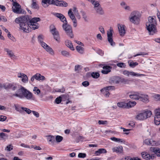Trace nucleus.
Listing matches in <instances>:
<instances>
[{
    "label": "nucleus",
    "mask_w": 160,
    "mask_h": 160,
    "mask_svg": "<svg viewBox=\"0 0 160 160\" xmlns=\"http://www.w3.org/2000/svg\"><path fill=\"white\" fill-rule=\"evenodd\" d=\"M40 21L39 18H34L31 20L28 16L25 15L16 18L15 22L19 24L20 29L26 32H28L30 31L29 28L34 30L39 27L37 22Z\"/></svg>",
    "instance_id": "obj_1"
},
{
    "label": "nucleus",
    "mask_w": 160,
    "mask_h": 160,
    "mask_svg": "<svg viewBox=\"0 0 160 160\" xmlns=\"http://www.w3.org/2000/svg\"><path fill=\"white\" fill-rule=\"evenodd\" d=\"M148 21L146 23L147 29L150 35H153L157 32V21L154 17H149Z\"/></svg>",
    "instance_id": "obj_2"
},
{
    "label": "nucleus",
    "mask_w": 160,
    "mask_h": 160,
    "mask_svg": "<svg viewBox=\"0 0 160 160\" xmlns=\"http://www.w3.org/2000/svg\"><path fill=\"white\" fill-rule=\"evenodd\" d=\"M140 15L139 12L136 11L132 12L131 14L129 20L132 23L138 24L140 21Z\"/></svg>",
    "instance_id": "obj_3"
},
{
    "label": "nucleus",
    "mask_w": 160,
    "mask_h": 160,
    "mask_svg": "<svg viewBox=\"0 0 160 160\" xmlns=\"http://www.w3.org/2000/svg\"><path fill=\"white\" fill-rule=\"evenodd\" d=\"M152 114L151 111L147 110L139 113L136 116V118L138 120H143L150 117Z\"/></svg>",
    "instance_id": "obj_4"
},
{
    "label": "nucleus",
    "mask_w": 160,
    "mask_h": 160,
    "mask_svg": "<svg viewBox=\"0 0 160 160\" xmlns=\"http://www.w3.org/2000/svg\"><path fill=\"white\" fill-rule=\"evenodd\" d=\"M62 27L67 35L71 38H72L73 35L72 34V29L71 26L68 23H63L62 25Z\"/></svg>",
    "instance_id": "obj_5"
},
{
    "label": "nucleus",
    "mask_w": 160,
    "mask_h": 160,
    "mask_svg": "<svg viewBox=\"0 0 160 160\" xmlns=\"http://www.w3.org/2000/svg\"><path fill=\"white\" fill-rule=\"evenodd\" d=\"M96 3L93 5L94 8L96 12L100 15H104V12L101 5L98 1H96Z\"/></svg>",
    "instance_id": "obj_6"
},
{
    "label": "nucleus",
    "mask_w": 160,
    "mask_h": 160,
    "mask_svg": "<svg viewBox=\"0 0 160 160\" xmlns=\"http://www.w3.org/2000/svg\"><path fill=\"white\" fill-rule=\"evenodd\" d=\"M40 44L48 52L49 54L53 55L54 52L50 46L44 42L42 41H40Z\"/></svg>",
    "instance_id": "obj_7"
},
{
    "label": "nucleus",
    "mask_w": 160,
    "mask_h": 160,
    "mask_svg": "<svg viewBox=\"0 0 160 160\" xmlns=\"http://www.w3.org/2000/svg\"><path fill=\"white\" fill-rule=\"evenodd\" d=\"M40 44L48 52L49 54L53 55L54 52L50 46L44 42L42 41H40Z\"/></svg>",
    "instance_id": "obj_8"
},
{
    "label": "nucleus",
    "mask_w": 160,
    "mask_h": 160,
    "mask_svg": "<svg viewBox=\"0 0 160 160\" xmlns=\"http://www.w3.org/2000/svg\"><path fill=\"white\" fill-rule=\"evenodd\" d=\"M12 8L13 12L14 13L19 14L22 13L20 5L16 2H13Z\"/></svg>",
    "instance_id": "obj_9"
},
{
    "label": "nucleus",
    "mask_w": 160,
    "mask_h": 160,
    "mask_svg": "<svg viewBox=\"0 0 160 160\" xmlns=\"http://www.w3.org/2000/svg\"><path fill=\"white\" fill-rule=\"evenodd\" d=\"M25 89V88L23 87L18 89L17 91L16 92L12 94L11 97H12L13 96H15L21 99L23 98V92H24Z\"/></svg>",
    "instance_id": "obj_10"
},
{
    "label": "nucleus",
    "mask_w": 160,
    "mask_h": 160,
    "mask_svg": "<svg viewBox=\"0 0 160 160\" xmlns=\"http://www.w3.org/2000/svg\"><path fill=\"white\" fill-rule=\"evenodd\" d=\"M68 13L69 16L72 21L73 27H76L77 26V20L71 9L69 10Z\"/></svg>",
    "instance_id": "obj_11"
},
{
    "label": "nucleus",
    "mask_w": 160,
    "mask_h": 160,
    "mask_svg": "<svg viewBox=\"0 0 160 160\" xmlns=\"http://www.w3.org/2000/svg\"><path fill=\"white\" fill-rule=\"evenodd\" d=\"M23 95V98L25 97L27 99L33 100H35V98L32 93L26 89H25Z\"/></svg>",
    "instance_id": "obj_12"
},
{
    "label": "nucleus",
    "mask_w": 160,
    "mask_h": 160,
    "mask_svg": "<svg viewBox=\"0 0 160 160\" xmlns=\"http://www.w3.org/2000/svg\"><path fill=\"white\" fill-rule=\"evenodd\" d=\"M122 73L125 76H127L128 77H129L130 75L132 76H135L137 77H141V76H144V75L139 74L138 73H135L133 72H131L129 71L126 70H124L123 72Z\"/></svg>",
    "instance_id": "obj_13"
},
{
    "label": "nucleus",
    "mask_w": 160,
    "mask_h": 160,
    "mask_svg": "<svg viewBox=\"0 0 160 160\" xmlns=\"http://www.w3.org/2000/svg\"><path fill=\"white\" fill-rule=\"evenodd\" d=\"M140 93L139 92H132L129 93V97L130 98L135 100L140 99Z\"/></svg>",
    "instance_id": "obj_14"
},
{
    "label": "nucleus",
    "mask_w": 160,
    "mask_h": 160,
    "mask_svg": "<svg viewBox=\"0 0 160 160\" xmlns=\"http://www.w3.org/2000/svg\"><path fill=\"white\" fill-rule=\"evenodd\" d=\"M118 27L120 36L122 37L126 33L125 26L118 24Z\"/></svg>",
    "instance_id": "obj_15"
},
{
    "label": "nucleus",
    "mask_w": 160,
    "mask_h": 160,
    "mask_svg": "<svg viewBox=\"0 0 160 160\" xmlns=\"http://www.w3.org/2000/svg\"><path fill=\"white\" fill-rule=\"evenodd\" d=\"M141 154L142 158L147 160H152L154 157L153 154L150 155L145 152H142Z\"/></svg>",
    "instance_id": "obj_16"
},
{
    "label": "nucleus",
    "mask_w": 160,
    "mask_h": 160,
    "mask_svg": "<svg viewBox=\"0 0 160 160\" xmlns=\"http://www.w3.org/2000/svg\"><path fill=\"white\" fill-rule=\"evenodd\" d=\"M42 2L43 6L45 8L48 6L49 4H54L55 0H42Z\"/></svg>",
    "instance_id": "obj_17"
},
{
    "label": "nucleus",
    "mask_w": 160,
    "mask_h": 160,
    "mask_svg": "<svg viewBox=\"0 0 160 160\" xmlns=\"http://www.w3.org/2000/svg\"><path fill=\"white\" fill-rule=\"evenodd\" d=\"M103 70H102L101 72L103 74H107L111 71L112 67L109 65H104L102 67Z\"/></svg>",
    "instance_id": "obj_18"
},
{
    "label": "nucleus",
    "mask_w": 160,
    "mask_h": 160,
    "mask_svg": "<svg viewBox=\"0 0 160 160\" xmlns=\"http://www.w3.org/2000/svg\"><path fill=\"white\" fill-rule=\"evenodd\" d=\"M54 5L58 6L67 7L68 6V3L63 1H59L55 0Z\"/></svg>",
    "instance_id": "obj_19"
},
{
    "label": "nucleus",
    "mask_w": 160,
    "mask_h": 160,
    "mask_svg": "<svg viewBox=\"0 0 160 160\" xmlns=\"http://www.w3.org/2000/svg\"><path fill=\"white\" fill-rule=\"evenodd\" d=\"M51 32L53 35L54 38L55 40H58L60 39L58 32L55 28L52 29Z\"/></svg>",
    "instance_id": "obj_20"
},
{
    "label": "nucleus",
    "mask_w": 160,
    "mask_h": 160,
    "mask_svg": "<svg viewBox=\"0 0 160 160\" xmlns=\"http://www.w3.org/2000/svg\"><path fill=\"white\" fill-rule=\"evenodd\" d=\"M113 30L112 27H110L109 29L107 32L108 40H112V33Z\"/></svg>",
    "instance_id": "obj_21"
},
{
    "label": "nucleus",
    "mask_w": 160,
    "mask_h": 160,
    "mask_svg": "<svg viewBox=\"0 0 160 160\" xmlns=\"http://www.w3.org/2000/svg\"><path fill=\"white\" fill-rule=\"evenodd\" d=\"M120 77L118 76L114 77L110 80V82L111 83L118 84L120 83Z\"/></svg>",
    "instance_id": "obj_22"
},
{
    "label": "nucleus",
    "mask_w": 160,
    "mask_h": 160,
    "mask_svg": "<svg viewBox=\"0 0 160 160\" xmlns=\"http://www.w3.org/2000/svg\"><path fill=\"white\" fill-rule=\"evenodd\" d=\"M150 150L154 152L157 156L160 157V149L158 148L151 147Z\"/></svg>",
    "instance_id": "obj_23"
},
{
    "label": "nucleus",
    "mask_w": 160,
    "mask_h": 160,
    "mask_svg": "<svg viewBox=\"0 0 160 160\" xmlns=\"http://www.w3.org/2000/svg\"><path fill=\"white\" fill-rule=\"evenodd\" d=\"M140 100L143 102H147L148 101V96L146 95L140 94Z\"/></svg>",
    "instance_id": "obj_24"
},
{
    "label": "nucleus",
    "mask_w": 160,
    "mask_h": 160,
    "mask_svg": "<svg viewBox=\"0 0 160 160\" xmlns=\"http://www.w3.org/2000/svg\"><path fill=\"white\" fill-rule=\"evenodd\" d=\"M112 150L114 152L121 153L122 152L123 148L122 146H119L114 147L112 148Z\"/></svg>",
    "instance_id": "obj_25"
},
{
    "label": "nucleus",
    "mask_w": 160,
    "mask_h": 160,
    "mask_svg": "<svg viewBox=\"0 0 160 160\" xmlns=\"http://www.w3.org/2000/svg\"><path fill=\"white\" fill-rule=\"evenodd\" d=\"M35 79L40 81H43L45 79V77L39 73H37L35 75Z\"/></svg>",
    "instance_id": "obj_26"
},
{
    "label": "nucleus",
    "mask_w": 160,
    "mask_h": 160,
    "mask_svg": "<svg viewBox=\"0 0 160 160\" xmlns=\"http://www.w3.org/2000/svg\"><path fill=\"white\" fill-rule=\"evenodd\" d=\"M107 152V151L105 149L100 148L95 151V154L97 156H99L100 154L106 153Z\"/></svg>",
    "instance_id": "obj_27"
},
{
    "label": "nucleus",
    "mask_w": 160,
    "mask_h": 160,
    "mask_svg": "<svg viewBox=\"0 0 160 160\" xmlns=\"http://www.w3.org/2000/svg\"><path fill=\"white\" fill-rule=\"evenodd\" d=\"M65 44L66 46L69 48L71 50H74V48L72 43L71 41H65Z\"/></svg>",
    "instance_id": "obj_28"
},
{
    "label": "nucleus",
    "mask_w": 160,
    "mask_h": 160,
    "mask_svg": "<svg viewBox=\"0 0 160 160\" xmlns=\"http://www.w3.org/2000/svg\"><path fill=\"white\" fill-rule=\"evenodd\" d=\"M4 51L7 53L8 55L11 58H14L15 56L13 52L8 48H5Z\"/></svg>",
    "instance_id": "obj_29"
},
{
    "label": "nucleus",
    "mask_w": 160,
    "mask_h": 160,
    "mask_svg": "<svg viewBox=\"0 0 160 160\" xmlns=\"http://www.w3.org/2000/svg\"><path fill=\"white\" fill-rule=\"evenodd\" d=\"M115 89V87L112 86H110L106 87L104 88H103L101 90V92H102V91H108L109 90H113Z\"/></svg>",
    "instance_id": "obj_30"
},
{
    "label": "nucleus",
    "mask_w": 160,
    "mask_h": 160,
    "mask_svg": "<svg viewBox=\"0 0 160 160\" xmlns=\"http://www.w3.org/2000/svg\"><path fill=\"white\" fill-rule=\"evenodd\" d=\"M47 137V140L49 142H51L52 143H54L55 142V138L54 136L48 135Z\"/></svg>",
    "instance_id": "obj_31"
},
{
    "label": "nucleus",
    "mask_w": 160,
    "mask_h": 160,
    "mask_svg": "<svg viewBox=\"0 0 160 160\" xmlns=\"http://www.w3.org/2000/svg\"><path fill=\"white\" fill-rule=\"evenodd\" d=\"M81 13L84 21L85 22H88L89 21V18L87 15L86 13L84 11H82Z\"/></svg>",
    "instance_id": "obj_32"
},
{
    "label": "nucleus",
    "mask_w": 160,
    "mask_h": 160,
    "mask_svg": "<svg viewBox=\"0 0 160 160\" xmlns=\"http://www.w3.org/2000/svg\"><path fill=\"white\" fill-rule=\"evenodd\" d=\"M154 122L155 124L158 125L160 124V117L155 115Z\"/></svg>",
    "instance_id": "obj_33"
},
{
    "label": "nucleus",
    "mask_w": 160,
    "mask_h": 160,
    "mask_svg": "<svg viewBox=\"0 0 160 160\" xmlns=\"http://www.w3.org/2000/svg\"><path fill=\"white\" fill-rule=\"evenodd\" d=\"M128 63L129 66L131 68H134L135 67L138 65V63L137 62H133L132 61H128Z\"/></svg>",
    "instance_id": "obj_34"
},
{
    "label": "nucleus",
    "mask_w": 160,
    "mask_h": 160,
    "mask_svg": "<svg viewBox=\"0 0 160 160\" xmlns=\"http://www.w3.org/2000/svg\"><path fill=\"white\" fill-rule=\"evenodd\" d=\"M76 49L78 52L81 54H83L84 53V48L81 46H77L76 47Z\"/></svg>",
    "instance_id": "obj_35"
},
{
    "label": "nucleus",
    "mask_w": 160,
    "mask_h": 160,
    "mask_svg": "<svg viewBox=\"0 0 160 160\" xmlns=\"http://www.w3.org/2000/svg\"><path fill=\"white\" fill-rule=\"evenodd\" d=\"M61 53L62 55L64 57H68L71 56L70 53L69 52L65 50L62 51Z\"/></svg>",
    "instance_id": "obj_36"
},
{
    "label": "nucleus",
    "mask_w": 160,
    "mask_h": 160,
    "mask_svg": "<svg viewBox=\"0 0 160 160\" xmlns=\"http://www.w3.org/2000/svg\"><path fill=\"white\" fill-rule=\"evenodd\" d=\"M152 140L149 139H147L144 141V143L148 145H151L152 146Z\"/></svg>",
    "instance_id": "obj_37"
},
{
    "label": "nucleus",
    "mask_w": 160,
    "mask_h": 160,
    "mask_svg": "<svg viewBox=\"0 0 160 160\" xmlns=\"http://www.w3.org/2000/svg\"><path fill=\"white\" fill-rule=\"evenodd\" d=\"M33 92L35 94L38 95L40 93V90L37 87H35L33 88Z\"/></svg>",
    "instance_id": "obj_38"
},
{
    "label": "nucleus",
    "mask_w": 160,
    "mask_h": 160,
    "mask_svg": "<svg viewBox=\"0 0 160 160\" xmlns=\"http://www.w3.org/2000/svg\"><path fill=\"white\" fill-rule=\"evenodd\" d=\"M129 80L128 79H126L120 77V82L124 84H126L129 83Z\"/></svg>",
    "instance_id": "obj_39"
},
{
    "label": "nucleus",
    "mask_w": 160,
    "mask_h": 160,
    "mask_svg": "<svg viewBox=\"0 0 160 160\" xmlns=\"http://www.w3.org/2000/svg\"><path fill=\"white\" fill-rule=\"evenodd\" d=\"M136 104V102L135 101L129 102L127 104V105L128 107L131 108L134 106Z\"/></svg>",
    "instance_id": "obj_40"
},
{
    "label": "nucleus",
    "mask_w": 160,
    "mask_h": 160,
    "mask_svg": "<svg viewBox=\"0 0 160 160\" xmlns=\"http://www.w3.org/2000/svg\"><path fill=\"white\" fill-rule=\"evenodd\" d=\"M11 83H6L3 84V88L7 90L10 89Z\"/></svg>",
    "instance_id": "obj_41"
},
{
    "label": "nucleus",
    "mask_w": 160,
    "mask_h": 160,
    "mask_svg": "<svg viewBox=\"0 0 160 160\" xmlns=\"http://www.w3.org/2000/svg\"><path fill=\"white\" fill-rule=\"evenodd\" d=\"M32 3L31 5V8L34 9H38V6L36 2H34V0H32Z\"/></svg>",
    "instance_id": "obj_42"
},
{
    "label": "nucleus",
    "mask_w": 160,
    "mask_h": 160,
    "mask_svg": "<svg viewBox=\"0 0 160 160\" xmlns=\"http://www.w3.org/2000/svg\"><path fill=\"white\" fill-rule=\"evenodd\" d=\"M18 88L17 85L16 84L11 83L10 89L12 91L16 90Z\"/></svg>",
    "instance_id": "obj_43"
},
{
    "label": "nucleus",
    "mask_w": 160,
    "mask_h": 160,
    "mask_svg": "<svg viewBox=\"0 0 160 160\" xmlns=\"http://www.w3.org/2000/svg\"><path fill=\"white\" fill-rule=\"evenodd\" d=\"M23 75H24V76H23V78L22 79V82L24 83H27L28 82V79L27 75H26V74Z\"/></svg>",
    "instance_id": "obj_44"
},
{
    "label": "nucleus",
    "mask_w": 160,
    "mask_h": 160,
    "mask_svg": "<svg viewBox=\"0 0 160 160\" xmlns=\"http://www.w3.org/2000/svg\"><path fill=\"white\" fill-rule=\"evenodd\" d=\"M117 105L118 107L121 108H124L126 106V103L123 102H118Z\"/></svg>",
    "instance_id": "obj_45"
},
{
    "label": "nucleus",
    "mask_w": 160,
    "mask_h": 160,
    "mask_svg": "<svg viewBox=\"0 0 160 160\" xmlns=\"http://www.w3.org/2000/svg\"><path fill=\"white\" fill-rule=\"evenodd\" d=\"M100 75L98 72H93L91 73V76L94 78H97L99 77Z\"/></svg>",
    "instance_id": "obj_46"
},
{
    "label": "nucleus",
    "mask_w": 160,
    "mask_h": 160,
    "mask_svg": "<svg viewBox=\"0 0 160 160\" xmlns=\"http://www.w3.org/2000/svg\"><path fill=\"white\" fill-rule=\"evenodd\" d=\"M63 138L62 136L59 135H57L55 139H56L57 142H60L63 140Z\"/></svg>",
    "instance_id": "obj_47"
},
{
    "label": "nucleus",
    "mask_w": 160,
    "mask_h": 160,
    "mask_svg": "<svg viewBox=\"0 0 160 160\" xmlns=\"http://www.w3.org/2000/svg\"><path fill=\"white\" fill-rule=\"evenodd\" d=\"M13 146L11 144L9 145L6 147L5 150L10 151L13 149Z\"/></svg>",
    "instance_id": "obj_48"
},
{
    "label": "nucleus",
    "mask_w": 160,
    "mask_h": 160,
    "mask_svg": "<svg viewBox=\"0 0 160 160\" xmlns=\"http://www.w3.org/2000/svg\"><path fill=\"white\" fill-rule=\"evenodd\" d=\"M117 66L121 68H125L126 67V65L125 63L123 62L118 63L117 64Z\"/></svg>",
    "instance_id": "obj_49"
},
{
    "label": "nucleus",
    "mask_w": 160,
    "mask_h": 160,
    "mask_svg": "<svg viewBox=\"0 0 160 160\" xmlns=\"http://www.w3.org/2000/svg\"><path fill=\"white\" fill-rule=\"evenodd\" d=\"M152 146H158L160 145V140L156 141H152Z\"/></svg>",
    "instance_id": "obj_50"
},
{
    "label": "nucleus",
    "mask_w": 160,
    "mask_h": 160,
    "mask_svg": "<svg viewBox=\"0 0 160 160\" xmlns=\"http://www.w3.org/2000/svg\"><path fill=\"white\" fill-rule=\"evenodd\" d=\"M21 108L22 110H24L28 114H30L32 112L29 109L27 108L22 107Z\"/></svg>",
    "instance_id": "obj_51"
},
{
    "label": "nucleus",
    "mask_w": 160,
    "mask_h": 160,
    "mask_svg": "<svg viewBox=\"0 0 160 160\" xmlns=\"http://www.w3.org/2000/svg\"><path fill=\"white\" fill-rule=\"evenodd\" d=\"M55 102L57 104H58L60 103L62 101V98L61 96H59L57 98L55 99Z\"/></svg>",
    "instance_id": "obj_52"
},
{
    "label": "nucleus",
    "mask_w": 160,
    "mask_h": 160,
    "mask_svg": "<svg viewBox=\"0 0 160 160\" xmlns=\"http://www.w3.org/2000/svg\"><path fill=\"white\" fill-rule=\"evenodd\" d=\"M155 116L160 117V108L156 109L155 110Z\"/></svg>",
    "instance_id": "obj_53"
},
{
    "label": "nucleus",
    "mask_w": 160,
    "mask_h": 160,
    "mask_svg": "<svg viewBox=\"0 0 160 160\" xmlns=\"http://www.w3.org/2000/svg\"><path fill=\"white\" fill-rule=\"evenodd\" d=\"M82 68V66L80 65H76L75 66V71H77L81 70Z\"/></svg>",
    "instance_id": "obj_54"
},
{
    "label": "nucleus",
    "mask_w": 160,
    "mask_h": 160,
    "mask_svg": "<svg viewBox=\"0 0 160 160\" xmlns=\"http://www.w3.org/2000/svg\"><path fill=\"white\" fill-rule=\"evenodd\" d=\"M7 137L6 134L3 132H1L0 133V138L2 140H4L5 139V137Z\"/></svg>",
    "instance_id": "obj_55"
},
{
    "label": "nucleus",
    "mask_w": 160,
    "mask_h": 160,
    "mask_svg": "<svg viewBox=\"0 0 160 160\" xmlns=\"http://www.w3.org/2000/svg\"><path fill=\"white\" fill-rule=\"evenodd\" d=\"M65 91V89L64 87H62L61 89H57L55 90V92H63Z\"/></svg>",
    "instance_id": "obj_56"
},
{
    "label": "nucleus",
    "mask_w": 160,
    "mask_h": 160,
    "mask_svg": "<svg viewBox=\"0 0 160 160\" xmlns=\"http://www.w3.org/2000/svg\"><path fill=\"white\" fill-rule=\"evenodd\" d=\"M78 156L79 158H84L86 157V155L85 153H79Z\"/></svg>",
    "instance_id": "obj_57"
},
{
    "label": "nucleus",
    "mask_w": 160,
    "mask_h": 160,
    "mask_svg": "<svg viewBox=\"0 0 160 160\" xmlns=\"http://www.w3.org/2000/svg\"><path fill=\"white\" fill-rule=\"evenodd\" d=\"M98 123L100 125H105L107 124L108 122L106 121L99 120L98 121Z\"/></svg>",
    "instance_id": "obj_58"
},
{
    "label": "nucleus",
    "mask_w": 160,
    "mask_h": 160,
    "mask_svg": "<svg viewBox=\"0 0 160 160\" xmlns=\"http://www.w3.org/2000/svg\"><path fill=\"white\" fill-rule=\"evenodd\" d=\"M7 119V117L5 116L0 115V121L3 122L5 121Z\"/></svg>",
    "instance_id": "obj_59"
},
{
    "label": "nucleus",
    "mask_w": 160,
    "mask_h": 160,
    "mask_svg": "<svg viewBox=\"0 0 160 160\" xmlns=\"http://www.w3.org/2000/svg\"><path fill=\"white\" fill-rule=\"evenodd\" d=\"M62 18L61 19V20L62 22H63L64 23H68L67 21L66 20V18L65 17V16L63 15L62 16Z\"/></svg>",
    "instance_id": "obj_60"
},
{
    "label": "nucleus",
    "mask_w": 160,
    "mask_h": 160,
    "mask_svg": "<svg viewBox=\"0 0 160 160\" xmlns=\"http://www.w3.org/2000/svg\"><path fill=\"white\" fill-rule=\"evenodd\" d=\"M99 31L102 33V34H104L105 33V30L104 28L102 26H100L99 27Z\"/></svg>",
    "instance_id": "obj_61"
},
{
    "label": "nucleus",
    "mask_w": 160,
    "mask_h": 160,
    "mask_svg": "<svg viewBox=\"0 0 160 160\" xmlns=\"http://www.w3.org/2000/svg\"><path fill=\"white\" fill-rule=\"evenodd\" d=\"M98 53L101 56H102L104 54L103 51H102L101 49H98L97 51Z\"/></svg>",
    "instance_id": "obj_62"
},
{
    "label": "nucleus",
    "mask_w": 160,
    "mask_h": 160,
    "mask_svg": "<svg viewBox=\"0 0 160 160\" xmlns=\"http://www.w3.org/2000/svg\"><path fill=\"white\" fill-rule=\"evenodd\" d=\"M82 85L85 87H86L89 85V83L88 81H85L83 82L82 83Z\"/></svg>",
    "instance_id": "obj_63"
},
{
    "label": "nucleus",
    "mask_w": 160,
    "mask_h": 160,
    "mask_svg": "<svg viewBox=\"0 0 160 160\" xmlns=\"http://www.w3.org/2000/svg\"><path fill=\"white\" fill-rule=\"evenodd\" d=\"M33 114L37 118H38L39 117V114L38 113L35 111H32V112Z\"/></svg>",
    "instance_id": "obj_64"
}]
</instances>
